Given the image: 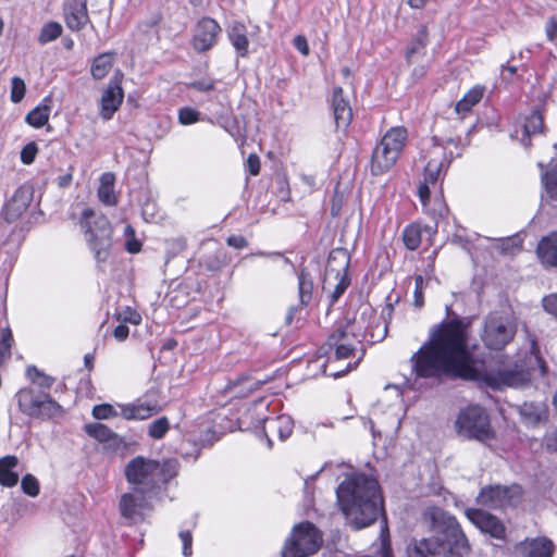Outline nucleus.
<instances>
[{"instance_id": "obj_1", "label": "nucleus", "mask_w": 557, "mask_h": 557, "mask_svg": "<svg viewBox=\"0 0 557 557\" xmlns=\"http://www.w3.org/2000/svg\"><path fill=\"white\" fill-rule=\"evenodd\" d=\"M425 362L440 375L450 379L484 381L496 389L520 387L530 381V373L522 366L515 364L497 371L482 373L471 361L468 351L467 333L460 320L442 324L432 334L428 347H420V376Z\"/></svg>"}, {"instance_id": "obj_2", "label": "nucleus", "mask_w": 557, "mask_h": 557, "mask_svg": "<svg viewBox=\"0 0 557 557\" xmlns=\"http://www.w3.org/2000/svg\"><path fill=\"white\" fill-rule=\"evenodd\" d=\"M423 519L431 536L420 541V557H461L470 544L457 519L438 507L428 508Z\"/></svg>"}, {"instance_id": "obj_3", "label": "nucleus", "mask_w": 557, "mask_h": 557, "mask_svg": "<svg viewBox=\"0 0 557 557\" xmlns=\"http://www.w3.org/2000/svg\"><path fill=\"white\" fill-rule=\"evenodd\" d=\"M447 148L438 141H434L431 149L428 151L426 164L424 166V182L420 184V202L423 205L424 213L429 218L428 222L420 220V237L422 231L429 236L435 234L437 231L438 219L443 216L446 211V205L443 200L442 189L438 181L444 176L453 154L447 157Z\"/></svg>"}, {"instance_id": "obj_4", "label": "nucleus", "mask_w": 557, "mask_h": 557, "mask_svg": "<svg viewBox=\"0 0 557 557\" xmlns=\"http://www.w3.org/2000/svg\"><path fill=\"white\" fill-rule=\"evenodd\" d=\"M79 224L97 262H106L112 244V228L108 219L87 208L82 212Z\"/></svg>"}, {"instance_id": "obj_5", "label": "nucleus", "mask_w": 557, "mask_h": 557, "mask_svg": "<svg viewBox=\"0 0 557 557\" xmlns=\"http://www.w3.org/2000/svg\"><path fill=\"white\" fill-rule=\"evenodd\" d=\"M341 327L357 344L381 342L387 333V324L383 318L374 313L370 306L364 305H361L352 319H348Z\"/></svg>"}, {"instance_id": "obj_6", "label": "nucleus", "mask_w": 557, "mask_h": 557, "mask_svg": "<svg viewBox=\"0 0 557 557\" xmlns=\"http://www.w3.org/2000/svg\"><path fill=\"white\" fill-rule=\"evenodd\" d=\"M457 433L468 440L487 443L495 438L487 411L478 405L462 409L456 420Z\"/></svg>"}, {"instance_id": "obj_7", "label": "nucleus", "mask_w": 557, "mask_h": 557, "mask_svg": "<svg viewBox=\"0 0 557 557\" xmlns=\"http://www.w3.org/2000/svg\"><path fill=\"white\" fill-rule=\"evenodd\" d=\"M406 139L407 131L404 127H393L386 132L372 152L371 172L373 175H381L395 164Z\"/></svg>"}, {"instance_id": "obj_8", "label": "nucleus", "mask_w": 557, "mask_h": 557, "mask_svg": "<svg viewBox=\"0 0 557 557\" xmlns=\"http://www.w3.org/2000/svg\"><path fill=\"white\" fill-rule=\"evenodd\" d=\"M357 345L358 344L347 333H345L342 327H337L336 331L329 336L325 344L321 347L325 355H329L332 350H334V359L329 357V364L324 369V373L333 377H339L352 369H356L362 359L363 352H361L354 362H348L344 369H336L330 372L327 371V369L336 361L355 357Z\"/></svg>"}, {"instance_id": "obj_9", "label": "nucleus", "mask_w": 557, "mask_h": 557, "mask_svg": "<svg viewBox=\"0 0 557 557\" xmlns=\"http://www.w3.org/2000/svg\"><path fill=\"white\" fill-rule=\"evenodd\" d=\"M321 532L310 522H300L292 530L282 549L283 557H308L322 545Z\"/></svg>"}, {"instance_id": "obj_10", "label": "nucleus", "mask_w": 557, "mask_h": 557, "mask_svg": "<svg viewBox=\"0 0 557 557\" xmlns=\"http://www.w3.org/2000/svg\"><path fill=\"white\" fill-rule=\"evenodd\" d=\"M18 409L35 419H50L61 412V406L49 394L37 393L33 388H22L16 393Z\"/></svg>"}, {"instance_id": "obj_11", "label": "nucleus", "mask_w": 557, "mask_h": 557, "mask_svg": "<svg viewBox=\"0 0 557 557\" xmlns=\"http://www.w3.org/2000/svg\"><path fill=\"white\" fill-rule=\"evenodd\" d=\"M515 334L516 324L512 320L493 312L485 318L481 338L488 349L500 350L512 341Z\"/></svg>"}, {"instance_id": "obj_12", "label": "nucleus", "mask_w": 557, "mask_h": 557, "mask_svg": "<svg viewBox=\"0 0 557 557\" xmlns=\"http://www.w3.org/2000/svg\"><path fill=\"white\" fill-rule=\"evenodd\" d=\"M160 463L152 459L136 457L125 467V476L137 490L149 493L158 484Z\"/></svg>"}, {"instance_id": "obj_13", "label": "nucleus", "mask_w": 557, "mask_h": 557, "mask_svg": "<svg viewBox=\"0 0 557 557\" xmlns=\"http://www.w3.org/2000/svg\"><path fill=\"white\" fill-rule=\"evenodd\" d=\"M522 497V488L518 484L487 485L481 488L476 503L490 509H505L516 506Z\"/></svg>"}, {"instance_id": "obj_14", "label": "nucleus", "mask_w": 557, "mask_h": 557, "mask_svg": "<svg viewBox=\"0 0 557 557\" xmlns=\"http://www.w3.org/2000/svg\"><path fill=\"white\" fill-rule=\"evenodd\" d=\"M120 510L121 515L128 521L133 523L141 521L150 510L148 493L133 487L132 492L121 496Z\"/></svg>"}, {"instance_id": "obj_15", "label": "nucleus", "mask_w": 557, "mask_h": 557, "mask_svg": "<svg viewBox=\"0 0 557 557\" xmlns=\"http://www.w3.org/2000/svg\"><path fill=\"white\" fill-rule=\"evenodd\" d=\"M348 268V257L342 250L333 251L327 261L326 265V278L325 284L329 283L331 275L335 272V278L338 280L332 292V302H335L345 292L349 285V280L346 276Z\"/></svg>"}, {"instance_id": "obj_16", "label": "nucleus", "mask_w": 557, "mask_h": 557, "mask_svg": "<svg viewBox=\"0 0 557 557\" xmlns=\"http://www.w3.org/2000/svg\"><path fill=\"white\" fill-rule=\"evenodd\" d=\"M221 27L216 21L211 17L201 18L195 26L191 45L197 52H206L214 47Z\"/></svg>"}, {"instance_id": "obj_17", "label": "nucleus", "mask_w": 557, "mask_h": 557, "mask_svg": "<svg viewBox=\"0 0 557 557\" xmlns=\"http://www.w3.org/2000/svg\"><path fill=\"white\" fill-rule=\"evenodd\" d=\"M400 381L385 386V392L393 391L397 398L404 397L406 393L414 391L418 382V351L411 358L400 364Z\"/></svg>"}, {"instance_id": "obj_18", "label": "nucleus", "mask_w": 557, "mask_h": 557, "mask_svg": "<svg viewBox=\"0 0 557 557\" xmlns=\"http://www.w3.org/2000/svg\"><path fill=\"white\" fill-rule=\"evenodd\" d=\"M466 516L482 532L487 533L497 540L505 539V525L497 517L478 508L467 509Z\"/></svg>"}, {"instance_id": "obj_19", "label": "nucleus", "mask_w": 557, "mask_h": 557, "mask_svg": "<svg viewBox=\"0 0 557 557\" xmlns=\"http://www.w3.org/2000/svg\"><path fill=\"white\" fill-rule=\"evenodd\" d=\"M63 14L66 26L73 32L83 29L90 22L87 0L66 1L63 7Z\"/></svg>"}, {"instance_id": "obj_20", "label": "nucleus", "mask_w": 557, "mask_h": 557, "mask_svg": "<svg viewBox=\"0 0 557 557\" xmlns=\"http://www.w3.org/2000/svg\"><path fill=\"white\" fill-rule=\"evenodd\" d=\"M30 200L32 195L27 188L16 189L2 210L5 221L9 223L16 221L27 210Z\"/></svg>"}, {"instance_id": "obj_21", "label": "nucleus", "mask_w": 557, "mask_h": 557, "mask_svg": "<svg viewBox=\"0 0 557 557\" xmlns=\"http://www.w3.org/2000/svg\"><path fill=\"white\" fill-rule=\"evenodd\" d=\"M121 417L126 420H146L161 410L157 403L138 399L132 404H119Z\"/></svg>"}, {"instance_id": "obj_22", "label": "nucleus", "mask_w": 557, "mask_h": 557, "mask_svg": "<svg viewBox=\"0 0 557 557\" xmlns=\"http://www.w3.org/2000/svg\"><path fill=\"white\" fill-rule=\"evenodd\" d=\"M123 98L122 87L110 83L101 96V117L106 121L110 120L122 104Z\"/></svg>"}, {"instance_id": "obj_23", "label": "nucleus", "mask_w": 557, "mask_h": 557, "mask_svg": "<svg viewBox=\"0 0 557 557\" xmlns=\"http://www.w3.org/2000/svg\"><path fill=\"white\" fill-rule=\"evenodd\" d=\"M519 549L523 557H552L554 544L549 539L539 536L520 542Z\"/></svg>"}, {"instance_id": "obj_24", "label": "nucleus", "mask_w": 557, "mask_h": 557, "mask_svg": "<svg viewBox=\"0 0 557 557\" xmlns=\"http://www.w3.org/2000/svg\"><path fill=\"white\" fill-rule=\"evenodd\" d=\"M332 107L337 127L346 128L352 119V111L348 101L344 99L343 89L341 87L334 88Z\"/></svg>"}, {"instance_id": "obj_25", "label": "nucleus", "mask_w": 557, "mask_h": 557, "mask_svg": "<svg viewBox=\"0 0 557 557\" xmlns=\"http://www.w3.org/2000/svg\"><path fill=\"white\" fill-rule=\"evenodd\" d=\"M536 252L543 264L557 268V232L543 237L537 244Z\"/></svg>"}, {"instance_id": "obj_26", "label": "nucleus", "mask_w": 557, "mask_h": 557, "mask_svg": "<svg viewBox=\"0 0 557 557\" xmlns=\"http://www.w3.org/2000/svg\"><path fill=\"white\" fill-rule=\"evenodd\" d=\"M18 465L16 456L8 455L0 458V484L5 487H13L17 484L20 475L14 469Z\"/></svg>"}, {"instance_id": "obj_27", "label": "nucleus", "mask_w": 557, "mask_h": 557, "mask_svg": "<svg viewBox=\"0 0 557 557\" xmlns=\"http://www.w3.org/2000/svg\"><path fill=\"white\" fill-rule=\"evenodd\" d=\"M228 39L237 52L238 57L248 54L249 40L247 38L246 26L242 23H234L228 29Z\"/></svg>"}, {"instance_id": "obj_28", "label": "nucleus", "mask_w": 557, "mask_h": 557, "mask_svg": "<svg viewBox=\"0 0 557 557\" xmlns=\"http://www.w3.org/2000/svg\"><path fill=\"white\" fill-rule=\"evenodd\" d=\"M485 88L481 85L472 87L455 106L456 112L465 117L483 98Z\"/></svg>"}, {"instance_id": "obj_29", "label": "nucleus", "mask_w": 557, "mask_h": 557, "mask_svg": "<svg viewBox=\"0 0 557 557\" xmlns=\"http://www.w3.org/2000/svg\"><path fill=\"white\" fill-rule=\"evenodd\" d=\"M265 430L277 432L280 440L288 438L294 430V422L289 416L282 414L274 419H265Z\"/></svg>"}, {"instance_id": "obj_30", "label": "nucleus", "mask_w": 557, "mask_h": 557, "mask_svg": "<svg viewBox=\"0 0 557 557\" xmlns=\"http://www.w3.org/2000/svg\"><path fill=\"white\" fill-rule=\"evenodd\" d=\"M114 174L106 172L100 177V185L98 188V197L100 201L108 206L116 203V196L114 193Z\"/></svg>"}, {"instance_id": "obj_31", "label": "nucleus", "mask_w": 557, "mask_h": 557, "mask_svg": "<svg viewBox=\"0 0 557 557\" xmlns=\"http://www.w3.org/2000/svg\"><path fill=\"white\" fill-rule=\"evenodd\" d=\"M543 128V116L539 111H533L527 116L523 124V136L521 143L525 146H530V136L542 132Z\"/></svg>"}, {"instance_id": "obj_32", "label": "nucleus", "mask_w": 557, "mask_h": 557, "mask_svg": "<svg viewBox=\"0 0 557 557\" xmlns=\"http://www.w3.org/2000/svg\"><path fill=\"white\" fill-rule=\"evenodd\" d=\"M114 54L104 52L97 55L91 63V75L95 79H102L110 72L113 64Z\"/></svg>"}, {"instance_id": "obj_33", "label": "nucleus", "mask_w": 557, "mask_h": 557, "mask_svg": "<svg viewBox=\"0 0 557 557\" xmlns=\"http://www.w3.org/2000/svg\"><path fill=\"white\" fill-rule=\"evenodd\" d=\"M50 116V107L41 103L34 108L25 117L27 124L35 128H40L47 124Z\"/></svg>"}, {"instance_id": "obj_34", "label": "nucleus", "mask_w": 557, "mask_h": 557, "mask_svg": "<svg viewBox=\"0 0 557 557\" xmlns=\"http://www.w3.org/2000/svg\"><path fill=\"white\" fill-rule=\"evenodd\" d=\"M298 289L300 305L306 306L310 302L313 289V282L309 274L301 271L298 275Z\"/></svg>"}, {"instance_id": "obj_35", "label": "nucleus", "mask_w": 557, "mask_h": 557, "mask_svg": "<svg viewBox=\"0 0 557 557\" xmlns=\"http://www.w3.org/2000/svg\"><path fill=\"white\" fill-rule=\"evenodd\" d=\"M62 30V25L58 22L46 23L40 29L38 41L41 45L51 42L61 36Z\"/></svg>"}, {"instance_id": "obj_36", "label": "nucleus", "mask_w": 557, "mask_h": 557, "mask_svg": "<svg viewBox=\"0 0 557 557\" xmlns=\"http://www.w3.org/2000/svg\"><path fill=\"white\" fill-rule=\"evenodd\" d=\"M85 432L103 445L113 431L102 423H88L85 425Z\"/></svg>"}, {"instance_id": "obj_37", "label": "nucleus", "mask_w": 557, "mask_h": 557, "mask_svg": "<svg viewBox=\"0 0 557 557\" xmlns=\"http://www.w3.org/2000/svg\"><path fill=\"white\" fill-rule=\"evenodd\" d=\"M170 430V422L166 417H161L153 420L148 425V435L153 440H161Z\"/></svg>"}, {"instance_id": "obj_38", "label": "nucleus", "mask_w": 557, "mask_h": 557, "mask_svg": "<svg viewBox=\"0 0 557 557\" xmlns=\"http://www.w3.org/2000/svg\"><path fill=\"white\" fill-rule=\"evenodd\" d=\"M121 416L119 404H100L92 408V417L97 420H108Z\"/></svg>"}, {"instance_id": "obj_39", "label": "nucleus", "mask_w": 557, "mask_h": 557, "mask_svg": "<svg viewBox=\"0 0 557 557\" xmlns=\"http://www.w3.org/2000/svg\"><path fill=\"white\" fill-rule=\"evenodd\" d=\"M26 373L28 379L40 387L49 388L54 382L51 376L40 372L36 367H28Z\"/></svg>"}, {"instance_id": "obj_40", "label": "nucleus", "mask_w": 557, "mask_h": 557, "mask_svg": "<svg viewBox=\"0 0 557 557\" xmlns=\"http://www.w3.org/2000/svg\"><path fill=\"white\" fill-rule=\"evenodd\" d=\"M542 183L549 197L557 201V170L542 173Z\"/></svg>"}, {"instance_id": "obj_41", "label": "nucleus", "mask_w": 557, "mask_h": 557, "mask_svg": "<svg viewBox=\"0 0 557 557\" xmlns=\"http://www.w3.org/2000/svg\"><path fill=\"white\" fill-rule=\"evenodd\" d=\"M13 343L12 332L5 327L1 332L0 338V364L11 356V346Z\"/></svg>"}, {"instance_id": "obj_42", "label": "nucleus", "mask_w": 557, "mask_h": 557, "mask_svg": "<svg viewBox=\"0 0 557 557\" xmlns=\"http://www.w3.org/2000/svg\"><path fill=\"white\" fill-rule=\"evenodd\" d=\"M161 473L159 474V482H168L172 478L177 474L178 463L176 460H165L162 465H160Z\"/></svg>"}, {"instance_id": "obj_43", "label": "nucleus", "mask_w": 557, "mask_h": 557, "mask_svg": "<svg viewBox=\"0 0 557 557\" xmlns=\"http://www.w3.org/2000/svg\"><path fill=\"white\" fill-rule=\"evenodd\" d=\"M125 249L131 253H136L141 248V243L135 238V231L131 225H125Z\"/></svg>"}, {"instance_id": "obj_44", "label": "nucleus", "mask_w": 557, "mask_h": 557, "mask_svg": "<svg viewBox=\"0 0 557 557\" xmlns=\"http://www.w3.org/2000/svg\"><path fill=\"white\" fill-rule=\"evenodd\" d=\"M127 443L125 438L115 432H112L110 437L104 442L103 448L113 453L125 449Z\"/></svg>"}, {"instance_id": "obj_45", "label": "nucleus", "mask_w": 557, "mask_h": 557, "mask_svg": "<svg viewBox=\"0 0 557 557\" xmlns=\"http://www.w3.org/2000/svg\"><path fill=\"white\" fill-rule=\"evenodd\" d=\"M522 247V240L518 236L507 237L500 242L499 249L505 255H513Z\"/></svg>"}, {"instance_id": "obj_46", "label": "nucleus", "mask_w": 557, "mask_h": 557, "mask_svg": "<svg viewBox=\"0 0 557 557\" xmlns=\"http://www.w3.org/2000/svg\"><path fill=\"white\" fill-rule=\"evenodd\" d=\"M403 240L409 250L418 248V226L416 224H410L405 228Z\"/></svg>"}, {"instance_id": "obj_47", "label": "nucleus", "mask_w": 557, "mask_h": 557, "mask_svg": "<svg viewBox=\"0 0 557 557\" xmlns=\"http://www.w3.org/2000/svg\"><path fill=\"white\" fill-rule=\"evenodd\" d=\"M22 490L28 496L35 497L39 494V483L37 479L32 474L23 476L21 482Z\"/></svg>"}, {"instance_id": "obj_48", "label": "nucleus", "mask_w": 557, "mask_h": 557, "mask_svg": "<svg viewBox=\"0 0 557 557\" xmlns=\"http://www.w3.org/2000/svg\"><path fill=\"white\" fill-rule=\"evenodd\" d=\"M26 86L22 78L13 77L11 84V101L18 103L25 96Z\"/></svg>"}, {"instance_id": "obj_49", "label": "nucleus", "mask_w": 557, "mask_h": 557, "mask_svg": "<svg viewBox=\"0 0 557 557\" xmlns=\"http://www.w3.org/2000/svg\"><path fill=\"white\" fill-rule=\"evenodd\" d=\"M200 113L189 107L182 108L178 111V121L183 125H190L199 121Z\"/></svg>"}, {"instance_id": "obj_50", "label": "nucleus", "mask_w": 557, "mask_h": 557, "mask_svg": "<svg viewBox=\"0 0 557 557\" xmlns=\"http://www.w3.org/2000/svg\"><path fill=\"white\" fill-rule=\"evenodd\" d=\"M38 153V147L37 145L32 141L28 143L26 146L23 147L21 151V161L24 164H32Z\"/></svg>"}, {"instance_id": "obj_51", "label": "nucleus", "mask_w": 557, "mask_h": 557, "mask_svg": "<svg viewBox=\"0 0 557 557\" xmlns=\"http://www.w3.org/2000/svg\"><path fill=\"white\" fill-rule=\"evenodd\" d=\"M180 540L182 542V553L185 557H189L191 556L193 554V535H191V532L186 530V531H181L180 534Z\"/></svg>"}, {"instance_id": "obj_52", "label": "nucleus", "mask_w": 557, "mask_h": 557, "mask_svg": "<svg viewBox=\"0 0 557 557\" xmlns=\"http://www.w3.org/2000/svg\"><path fill=\"white\" fill-rule=\"evenodd\" d=\"M517 71H518V69L515 65H509V64L502 65V71H500L502 81L505 83H511L513 81V77L517 75Z\"/></svg>"}, {"instance_id": "obj_53", "label": "nucleus", "mask_w": 557, "mask_h": 557, "mask_svg": "<svg viewBox=\"0 0 557 557\" xmlns=\"http://www.w3.org/2000/svg\"><path fill=\"white\" fill-rule=\"evenodd\" d=\"M294 47L302 54L308 55L309 54V45L307 41V38L302 35H298L294 38Z\"/></svg>"}, {"instance_id": "obj_54", "label": "nucleus", "mask_w": 557, "mask_h": 557, "mask_svg": "<svg viewBox=\"0 0 557 557\" xmlns=\"http://www.w3.org/2000/svg\"><path fill=\"white\" fill-rule=\"evenodd\" d=\"M247 169L251 175H258L260 172V159L257 154H249L247 159Z\"/></svg>"}, {"instance_id": "obj_55", "label": "nucleus", "mask_w": 557, "mask_h": 557, "mask_svg": "<svg viewBox=\"0 0 557 557\" xmlns=\"http://www.w3.org/2000/svg\"><path fill=\"white\" fill-rule=\"evenodd\" d=\"M227 244L236 249H243L247 247V239L240 235H232L227 238Z\"/></svg>"}, {"instance_id": "obj_56", "label": "nucleus", "mask_w": 557, "mask_h": 557, "mask_svg": "<svg viewBox=\"0 0 557 557\" xmlns=\"http://www.w3.org/2000/svg\"><path fill=\"white\" fill-rule=\"evenodd\" d=\"M545 33L548 40L553 41L557 36V21L552 17L547 21L545 26Z\"/></svg>"}, {"instance_id": "obj_57", "label": "nucleus", "mask_w": 557, "mask_h": 557, "mask_svg": "<svg viewBox=\"0 0 557 557\" xmlns=\"http://www.w3.org/2000/svg\"><path fill=\"white\" fill-rule=\"evenodd\" d=\"M128 334L129 329L125 324H119L113 331V336L120 342L125 341Z\"/></svg>"}, {"instance_id": "obj_58", "label": "nucleus", "mask_w": 557, "mask_h": 557, "mask_svg": "<svg viewBox=\"0 0 557 557\" xmlns=\"http://www.w3.org/2000/svg\"><path fill=\"white\" fill-rule=\"evenodd\" d=\"M194 87L201 91H207L213 88L212 82L199 81L194 83Z\"/></svg>"}, {"instance_id": "obj_59", "label": "nucleus", "mask_w": 557, "mask_h": 557, "mask_svg": "<svg viewBox=\"0 0 557 557\" xmlns=\"http://www.w3.org/2000/svg\"><path fill=\"white\" fill-rule=\"evenodd\" d=\"M124 320L136 325L140 323L141 317L137 312H131L129 317H125Z\"/></svg>"}, {"instance_id": "obj_60", "label": "nucleus", "mask_w": 557, "mask_h": 557, "mask_svg": "<svg viewBox=\"0 0 557 557\" xmlns=\"http://www.w3.org/2000/svg\"><path fill=\"white\" fill-rule=\"evenodd\" d=\"M298 310H299V308L296 306L289 308V310L286 314V323L287 324H292V322L294 321V317Z\"/></svg>"}, {"instance_id": "obj_61", "label": "nucleus", "mask_w": 557, "mask_h": 557, "mask_svg": "<svg viewBox=\"0 0 557 557\" xmlns=\"http://www.w3.org/2000/svg\"><path fill=\"white\" fill-rule=\"evenodd\" d=\"M213 435H214V432L211 431L210 429H208L207 435L205 437H199V442L201 444L211 443V442H213L215 440L213 437Z\"/></svg>"}, {"instance_id": "obj_62", "label": "nucleus", "mask_w": 557, "mask_h": 557, "mask_svg": "<svg viewBox=\"0 0 557 557\" xmlns=\"http://www.w3.org/2000/svg\"><path fill=\"white\" fill-rule=\"evenodd\" d=\"M408 557H418V544L416 542L409 544Z\"/></svg>"}, {"instance_id": "obj_63", "label": "nucleus", "mask_w": 557, "mask_h": 557, "mask_svg": "<svg viewBox=\"0 0 557 557\" xmlns=\"http://www.w3.org/2000/svg\"><path fill=\"white\" fill-rule=\"evenodd\" d=\"M530 54H531V51L529 49L527 50H521L518 52L517 57L516 55H512V60L515 59H520V60H523V59H530Z\"/></svg>"}, {"instance_id": "obj_64", "label": "nucleus", "mask_w": 557, "mask_h": 557, "mask_svg": "<svg viewBox=\"0 0 557 557\" xmlns=\"http://www.w3.org/2000/svg\"><path fill=\"white\" fill-rule=\"evenodd\" d=\"M175 243H176L177 248H178L180 250L185 249V247H186V242H185V239L180 238V239L175 240Z\"/></svg>"}]
</instances>
